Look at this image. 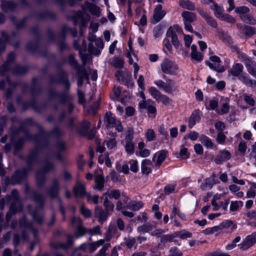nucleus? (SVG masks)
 <instances>
[{
    "instance_id": "473e14b6",
    "label": "nucleus",
    "mask_w": 256,
    "mask_h": 256,
    "mask_svg": "<svg viewBox=\"0 0 256 256\" xmlns=\"http://www.w3.org/2000/svg\"><path fill=\"white\" fill-rule=\"evenodd\" d=\"M152 164L149 160H144L142 163V172L143 174L148 175L152 172Z\"/></svg>"
},
{
    "instance_id": "680f3d73",
    "label": "nucleus",
    "mask_w": 256,
    "mask_h": 256,
    "mask_svg": "<svg viewBox=\"0 0 256 256\" xmlns=\"http://www.w3.org/2000/svg\"><path fill=\"white\" fill-rule=\"evenodd\" d=\"M243 202L242 201H232L230 203V209L232 212L236 211L239 208L242 206Z\"/></svg>"
},
{
    "instance_id": "9d476101",
    "label": "nucleus",
    "mask_w": 256,
    "mask_h": 256,
    "mask_svg": "<svg viewBox=\"0 0 256 256\" xmlns=\"http://www.w3.org/2000/svg\"><path fill=\"white\" fill-rule=\"evenodd\" d=\"M60 192V186L58 180L54 178L52 180L50 187L47 190L46 192L52 199L57 198Z\"/></svg>"
},
{
    "instance_id": "6e6552de",
    "label": "nucleus",
    "mask_w": 256,
    "mask_h": 256,
    "mask_svg": "<svg viewBox=\"0 0 256 256\" xmlns=\"http://www.w3.org/2000/svg\"><path fill=\"white\" fill-rule=\"evenodd\" d=\"M29 172L30 171L26 168L16 170L12 176L10 183L13 185L20 184L26 178Z\"/></svg>"
},
{
    "instance_id": "2f4dec72",
    "label": "nucleus",
    "mask_w": 256,
    "mask_h": 256,
    "mask_svg": "<svg viewBox=\"0 0 256 256\" xmlns=\"http://www.w3.org/2000/svg\"><path fill=\"white\" fill-rule=\"evenodd\" d=\"M238 78L240 80L248 86H256V80L250 79L245 72H242Z\"/></svg>"
},
{
    "instance_id": "72a5a7b5",
    "label": "nucleus",
    "mask_w": 256,
    "mask_h": 256,
    "mask_svg": "<svg viewBox=\"0 0 256 256\" xmlns=\"http://www.w3.org/2000/svg\"><path fill=\"white\" fill-rule=\"evenodd\" d=\"M1 6L2 10L6 12L12 11L16 7V4L12 1H2Z\"/></svg>"
},
{
    "instance_id": "f3484780",
    "label": "nucleus",
    "mask_w": 256,
    "mask_h": 256,
    "mask_svg": "<svg viewBox=\"0 0 256 256\" xmlns=\"http://www.w3.org/2000/svg\"><path fill=\"white\" fill-rule=\"evenodd\" d=\"M196 10L198 14L206 20V23L214 28H216L218 24L216 20L205 12L202 8H198Z\"/></svg>"
},
{
    "instance_id": "aec40b11",
    "label": "nucleus",
    "mask_w": 256,
    "mask_h": 256,
    "mask_svg": "<svg viewBox=\"0 0 256 256\" xmlns=\"http://www.w3.org/2000/svg\"><path fill=\"white\" fill-rule=\"evenodd\" d=\"M94 215L98 218V222L102 224L106 220L107 218L110 214L99 206H96L95 208Z\"/></svg>"
},
{
    "instance_id": "ea45409f",
    "label": "nucleus",
    "mask_w": 256,
    "mask_h": 256,
    "mask_svg": "<svg viewBox=\"0 0 256 256\" xmlns=\"http://www.w3.org/2000/svg\"><path fill=\"white\" fill-rule=\"evenodd\" d=\"M218 32L220 34V38H222L226 42H227L228 44L234 50H237L236 46H233L232 44V41L230 38V37L228 36L226 34L224 33V32L222 30H218Z\"/></svg>"
},
{
    "instance_id": "0e129e2a",
    "label": "nucleus",
    "mask_w": 256,
    "mask_h": 256,
    "mask_svg": "<svg viewBox=\"0 0 256 256\" xmlns=\"http://www.w3.org/2000/svg\"><path fill=\"white\" fill-rule=\"evenodd\" d=\"M244 32L246 35L250 36L256 34V29L252 26H244Z\"/></svg>"
},
{
    "instance_id": "9b49d317",
    "label": "nucleus",
    "mask_w": 256,
    "mask_h": 256,
    "mask_svg": "<svg viewBox=\"0 0 256 256\" xmlns=\"http://www.w3.org/2000/svg\"><path fill=\"white\" fill-rule=\"evenodd\" d=\"M180 30L181 28L178 25H174L173 27L170 26L166 32V36L171 38L172 44L176 48L180 45L176 32H178Z\"/></svg>"
},
{
    "instance_id": "de8ad7c7",
    "label": "nucleus",
    "mask_w": 256,
    "mask_h": 256,
    "mask_svg": "<svg viewBox=\"0 0 256 256\" xmlns=\"http://www.w3.org/2000/svg\"><path fill=\"white\" fill-rule=\"evenodd\" d=\"M104 210L108 212V214H110L114 210V204L110 201L107 198H104Z\"/></svg>"
},
{
    "instance_id": "c9c22d12",
    "label": "nucleus",
    "mask_w": 256,
    "mask_h": 256,
    "mask_svg": "<svg viewBox=\"0 0 256 256\" xmlns=\"http://www.w3.org/2000/svg\"><path fill=\"white\" fill-rule=\"evenodd\" d=\"M143 206V203L141 201H130L126 205V208L131 210L136 211Z\"/></svg>"
},
{
    "instance_id": "49530a36",
    "label": "nucleus",
    "mask_w": 256,
    "mask_h": 256,
    "mask_svg": "<svg viewBox=\"0 0 256 256\" xmlns=\"http://www.w3.org/2000/svg\"><path fill=\"white\" fill-rule=\"evenodd\" d=\"M240 18L244 22L250 24L254 25L256 24V20L250 14H242L240 16Z\"/></svg>"
},
{
    "instance_id": "09e8293b",
    "label": "nucleus",
    "mask_w": 256,
    "mask_h": 256,
    "mask_svg": "<svg viewBox=\"0 0 256 256\" xmlns=\"http://www.w3.org/2000/svg\"><path fill=\"white\" fill-rule=\"evenodd\" d=\"M104 240H100L96 242H92L88 244L90 250L91 252H94L98 247L104 245Z\"/></svg>"
},
{
    "instance_id": "f704fd0d",
    "label": "nucleus",
    "mask_w": 256,
    "mask_h": 256,
    "mask_svg": "<svg viewBox=\"0 0 256 256\" xmlns=\"http://www.w3.org/2000/svg\"><path fill=\"white\" fill-rule=\"evenodd\" d=\"M50 98L51 100L54 98L58 99L60 102L64 104L66 100V96L62 93H56L54 90H51L50 92Z\"/></svg>"
},
{
    "instance_id": "6ab92c4d",
    "label": "nucleus",
    "mask_w": 256,
    "mask_h": 256,
    "mask_svg": "<svg viewBox=\"0 0 256 256\" xmlns=\"http://www.w3.org/2000/svg\"><path fill=\"white\" fill-rule=\"evenodd\" d=\"M82 10L85 11L86 10H89L92 14L96 16L97 17L100 16V11L98 6L95 4L86 2L84 4L82 5Z\"/></svg>"
},
{
    "instance_id": "3c124183",
    "label": "nucleus",
    "mask_w": 256,
    "mask_h": 256,
    "mask_svg": "<svg viewBox=\"0 0 256 256\" xmlns=\"http://www.w3.org/2000/svg\"><path fill=\"white\" fill-rule=\"evenodd\" d=\"M10 19L12 22L14 24L16 28L20 29L24 26V24L26 22V18H24L21 20L18 21L16 18L14 16H10Z\"/></svg>"
},
{
    "instance_id": "4d7b16f0",
    "label": "nucleus",
    "mask_w": 256,
    "mask_h": 256,
    "mask_svg": "<svg viewBox=\"0 0 256 256\" xmlns=\"http://www.w3.org/2000/svg\"><path fill=\"white\" fill-rule=\"evenodd\" d=\"M79 54L81 58L84 66L88 63L92 61V57L90 55L86 54H82L80 50Z\"/></svg>"
},
{
    "instance_id": "e2e57ef3",
    "label": "nucleus",
    "mask_w": 256,
    "mask_h": 256,
    "mask_svg": "<svg viewBox=\"0 0 256 256\" xmlns=\"http://www.w3.org/2000/svg\"><path fill=\"white\" fill-rule=\"evenodd\" d=\"M238 58L239 59L243 62L244 64H246L248 62H250L252 60L245 54L240 52L238 51Z\"/></svg>"
},
{
    "instance_id": "58836bf2",
    "label": "nucleus",
    "mask_w": 256,
    "mask_h": 256,
    "mask_svg": "<svg viewBox=\"0 0 256 256\" xmlns=\"http://www.w3.org/2000/svg\"><path fill=\"white\" fill-rule=\"evenodd\" d=\"M245 66L248 73L256 78V62L252 60L246 64Z\"/></svg>"
},
{
    "instance_id": "c756f323",
    "label": "nucleus",
    "mask_w": 256,
    "mask_h": 256,
    "mask_svg": "<svg viewBox=\"0 0 256 256\" xmlns=\"http://www.w3.org/2000/svg\"><path fill=\"white\" fill-rule=\"evenodd\" d=\"M20 224L21 226L29 228L32 232L35 238L37 237L38 230L34 228L32 222L28 221L24 218L20 220Z\"/></svg>"
},
{
    "instance_id": "37998d69",
    "label": "nucleus",
    "mask_w": 256,
    "mask_h": 256,
    "mask_svg": "<svg viewBox=\"0 0 256 256\" xmlns=\"http://www.w3.org/2000/svg\"><path fill=\"white\" fill-rule=\"evenodd\" d=\"M12 65L10 63L5 62L0 67V72L2 76H4L8 72H12Z\"/></svg>"
},
{
    "instance_id": "338daca9",
    "label": "nucleus",
    "mask_w": 256,
    "mask_h": 256,
    "mask_svg": "<svg viewBox=\"0 0 256 256\" xmlns=\"http://www.w3.org/2000/svg\"><path fill=\"white\" fill-rule=\"evenodd\" d=\"M124 240L126 246L128 248H131L134 245L136 242V240L134 238H124Z\"/></svg>"
},
{
    "instance_id": "20e7f679",
    "label": "nucleus",
    "mask_w": 256,
    "mask_h": 256,
    "mask_svg": "<svg viewBox=\"0 0 256 256\" xmlns=\"http://www.w3.org/2000/svg\"><path fill=\"white\" fill-rule=\"evenodd\" d=\"M182 16L183 18L185 29L188 31L192 32L193 29L191 23L196 20V14L188 11H184L182 12Z\"/></svg>"
},
{
    "instance_id": "052dcab7",
    "label": "nucleus",
    "mask_w": 256,
    "mask_h": 256,
    "mask_svg": "<svg viewBox=\"0 0 256 256\" xmlns=\"http://www.w3.org/2000/svg\"><path fill=\"white\" fill-rule=\"evenodd\" d=\"M243 99L244 102L250 106H254L255 104V100L254 98L246 94H242Z\"/></svg>"
},
{
    "instance_id": "b1692460",
    "label": "nucleus",
    "mask_w": 256,
    "mask_h": 256,
    "mask_svg": "<svg viewBox=\"0 0 256 256\" xmlns=\"http://www.w3.org/2000/svg\"><path fill=\"white\" fill-rule=\"evenodd\" d=\"M11 143L14 147V154H17L19 151L23 148L24 139L23 138H20L18 140H16L14 136H12Z\"/></svg>"
},
{
    "instance_id": "423d86ee",
    "label": "nucleus",
    "mask_w": 256,
    "mask_h": 256,
    "mask_svg": "<svg viewBox=\"0 0 256 256\" xmlns=\"http://www.w3.org/2000/svg\"><path fill=\"white\" fill-rule=\"evenodd\" d=\"M148 92L154 99L158 101H160L164 105L170 104L172 102V100L168 96L162 94L156 88H150Z\"/></svg>"
},
{
    "instance_id": "dca6fc26",
    "label": "nucleus",
    "mask_w": 256,
    "mask_h": 256,
    "mask_svg": "<svg viewBox=\"0 0 256 256\" xmlns=\"http://www.w3.org/2000/svg\"><path fill=\"white\" fill-rule=\"evenodd\" d=\"M154 102L150 100H148V102H140L139 107L140 108H146L148 114H152V118L155 117L156 109L154 106Z\"/></svg>"
},
{
    "instance_id": "774afa93",
    "label": "nucleus",
    "mask_w": 256,
    "mask_h": 256,
    "mask_svg": "<svg viewBox=\"0 0 256 256\" xmlns=\"http://www.w3.org/2000/svg\"><path fill=\"white\" fill-rule=\"evenodd\" d=\"M182 253L176 247L172 248L170 250L168 256H182Z\"/></svg>"
},
{
    "instance_id": "5fc2aeb1",
    "label": "nucleus",
    "mask_w": 256,
    "mask_h": 256,
    "mask_svg": "<svg viewBox=\"0 0 256 256\" xmlns=\"http://www.w3.org/2000/svg\"><path fill=\"white\" fill-rule=\"evenodd\" d=\"M28 70V68L26 66H21L18 64H16L14 68L12 70V73L16 74H24Z\"/></svg>"
},
{
    "instance_id": "8fccbe9b",
    "label": "nucleus",
    "mask_w": 256,
    "mask_h": 256,
    "mask_svg": "<svg viewBox=\"0 0 256 256\" xmlns=\"http://www.w3.org/2000/svg\"><path fill=\"white\" fill-rule=\"evenodd\" d=\"M155 226L150 223H146L138 228V232L145 233L152 230Z\"/></svg>"
},
{
    "instance_id": "5701e85b",
    "label": "nucleus",
    "mask_w": 256,
    "mask_h": 256,
    "mask_svg": "<svg viewBox=\"0 0 256 256\" xmlns=\"http://www.w3.org/2000/svg\"><path fill=\"white\" fill-rule=\"evenodd\" d=\"M38 152V150L37 148H34L30 151V154L28 156L26 159L28 168H28L30 171L32 170L33 164L36 162Z\"/></svg>"
},
{
    "instance_id": "393cba45",
    "label": "nucleus",
    "mask_w": 256,
    "mask_h": 256,
    "mask_svg": "<svg viewBox=\"0 0 256 256\" xmlns=\"http://www.w3.org/2000/svg\"><path fill=\"white\" fill-rule=\"evenodd\" d=\"M201 112L199 110H194L188 120V126L190 128H192L196 122H200V120Z\"/></svg>"
},
{
    "instance_id": "4468645a",
    "label": "nucleus",
    "mask_w": 256,
    "mask_h": 256,
    "mask_svg": "<svg viewBox=\"0 0 256 256\" xmlns=\"http://www.w3.org/2000/svg\"><path fill=\"white\" fill-rule=\"evenodd\" d=\"M175 84V82L171 79L167 80L166 82H164L162 80L154 82L156 85L159 88L163 89L168 93H171L172 92V88L174 86Z\"/></svg>"
},
{
    "instance_id": "bb28decb",
    "label": "nucleus",
    "mask_w": 256,
    "mask_h": 256,
    "mask_svg": "<svg viewBox=\"0 0 256 256\" xmlns=\"http://www.w3.org/2000/svg\"><path fill=\"white\" fill-rule=\"evenodd\" d=\"M230 157L231 154L228 151H222L220 152V154L216 156L214 159V162L216 164H220L230 159Z\"/></svg>"
},
{
    "instance_id": "f257e3e1",
    "label": "nucleus",
    "mask_w": 256,
    "mask_h": 256,
    "mask_svg": "<svg viewBox=\"0 0 256 256\" xmlns=\"http://www.w3.org/2000/svg\"><path fill=\"white\" fill-rule=\"evenodd\" d=\"M36 126L38 129V134L36 135L32 134L29 132H26L25 137L28 140L34 142L38 144L42 145L44 147L48 145V139L51 136L60 137L64 134V130L58 126L54 127L50 132H46L40 124H37Z\"/></svg>"
},
{
    "instance_id": "f8f14e48",
    "label": "nucleus",
    "mask_w": 256,
    "mask_h": 256,
    "mask_svg": "<svg viewBox=\"0 0 256 256\" xmlns=\"http://www.w3.org/2000/svg\"><path fill=\"white\" fill-rule=\"evenodd\" d=\"M72 244V236L70 234L67 235V242L66 243L52 242L50 244L51 247L55 250L61 248L65 250L71 248Z\"/></svg>"
},
{
    "instance_id": "2eb2a0df",
    "label": "nucleus",
    "mask_w": 256,
    "mask_h": 256,
    "mask_svg": "<svg viewBox=\"0 0 256 256\" xmlns=\"http://www.w3.org/2000/svg\"><path fill=\"white\" fill-rule=\"evenodd\" d=\"M95 44L97 48H94L92 42L89 44L88 52L90 54L98 56L101 52L100 50L104 48V44L101 38H97L95 40Z\"/></svg>"
},
{
    "instance_id": "1a4fd4ad",
    "label": "nucleus",
    "mask_w": 256,
    "mask_h": 256,
    "mask_svg": "<svg viewBox=\"0 0 256 256\" xmlns=\"http://www.w3.org/2000/svg\"><path fill=\"white\" fill-rule=\"evenodd\" d=\"M50 80L52 82L64 84L67 89L70 88V84L68 80V74L63 70H60L58 74L52 76Z\"/></svg>"
},
{
    "instance_id": "13d9d810",
    "label": "nucleus",
    "mask_w": 256,
    "mask_h": 256,
    "mask_svg": "<svg viewBox=\"0 0 256 256\" xmlns=\"http://www.w3.org/2000/svg\"><path fill=\"white\" fill-rule=\"evenodd\" d=\"M38 18L40 19L44 18H50L54 19L56 18V15L54 12H49V11H45L42 12H41L38 14Z\"/></svg>"
},
{
    "instance_id": "7ed1b4c3",
    "label": "nucleus",
    "mask_w": 256,
    "mask_h": 256,
    "mask_svg": "<svg viewBox=\"0 0 256 256\" xmlns=\"http://www.w3.org/2000/svg\"><path fill=\"white\" fill-rule=\"evenodd\" d=\"M30 194H32V198L34 200V202L38 204V208H36L34 211L31 212L30 214L36 222L41 224L43 223L44 216L43 214H38V208L40 210L43 208L45 199L41 193L36 190L32 191L30 192Z\"/></svg>"
},
{
    "instance_id": "f03ea898",
    "label": "nucleus",
    "mask_w": 256,
    "mask_h": 256,
    "mask_svg": "<svg viewBox=\"0 0 256 256\" xmlns=\"http://www.w3.org/2000/svg\"><path fill=\"white\" fill-rule=\"evenodd\" d=\"M6 198L8 201L13 200L6 216V221L8 222L13 215L22 210V205L19 200L18 192L16 189L12 191L10 195L6 196Z\"/></svg>"
},
{
    "instance_id": "864d4df0",
    "label": "nucleus",
    "mask_w": 256,
    "mask_h": 256,
    "mask_svg": "<svg viewBox=\"0 0 256 256\" xmlns=\"http://www.w3.org/2000/svg\"><path fill=\"white\" fill-rule=\"evenodd\" d=\"M214 184V180L210 178H206L201 184L200 188L202 190H206L208 188H212Z\"/></svg>"
},
{
    "instance_id": "603ef678",
    "label": "nucleus",
    "mask_w": 256,
    "mask_h": 256,
    "mask_svg": "<svg viewBox=\"0 0 256 256\" xmlns=\"http://www.w3.org/2000/svg\"><path fill=\"white\" fill-rule=\"evenodd\" d=\"M104 196H108L110 198H114L115 200H118L120 196L121 193L118 190H114L110 191V192H107L104 194Z\"/></svg>"
},
{
    "instance_id": "c85d7f7f",
    "label": "nucleus",
    "mask_w": 256,
    "mask_h": 256,
    "mask_svg": "<svg viewBox=\"0 0 256 256\" xmlns=\"http://www.w3.org/2000/svg\"><path fill=\"white\" fill-rule=\"evenodd\" d=\"M36 180L38 188L44 186L46 180V174L42 170H38L36 175Z\"/></svg>"
},
{
    "instance_id": "4c0bfd02",
    "label": "nucleus",
    "mask_w": 256,
    "mask_h": 256,
    "mask_svg": "<svg viewBox=\"0 0 256 256\" xmlns=\"http://www.w3.org/2000/svg\"><path fill=\"white\" fill-rule=\"evenodd\" d=\"M179 4L181 7L185 9H188L190 10H195L194 4L188 0H180Z\"/></svg>"
},
{
    "instance_id": "a19ab883",
    "label": "nucleus",
    "mask_w": 256,
    "mask_h": 256,
    "mask_svg": "<svg viewBox=\"0 0 256 256\" xmlns=\"http://www.w3.org/2000/svg\"><path fill=\"white\" fill-rule=\"evenodd\" d=\"M158 154V156L156 163V166H160L166 159L167 156L168 151L166 150H162L160 151Z\"/></svg>"
},
{
    "instance_id": "7c9ffc66",
    "label": "nucleus",
    "mask_w": 256,
    "mask_h": 256,
    "mask_svg": "<svg viewBox=\"0 0 256 256\" xmlns=\"http://www.w3.org/2000/svg\"><path fill=\"white\" fill-rule=\"evenodd\" d=\"M243 66L241 64L236 63L232 66L228 72L232 76L238 78L243 72Z\"/></svg>"
},
{
    "instance_id": "39448f33",
    "label": "nucleus",
    "mask_w": 256,
    "mask_h": 256,
    "mask_svg": "<svg viewBox=\"0 0 256 256\" xmlns=\"http://www.w3.org/2000/svg\"><path fill=\"white\" fill-rule=\"evenodd\" d=\"M162 71L167 74H176L178 70V66L172 60L165 58L160 64Z\"/></svg>"
},
{
    "instance_id": "69168bd1",
    "label": "nucleus",
    "mask_w": 256,
    "mask_h": 256,
    "mask_svg": "<svg viewBox=\"0 0 256 256\" xmlns=\"http://www.w3.org/2000/svg\"><path fill=\"white\" fill-rule=\"evenodd\" d=\"M116 231V228L114 226L110 225L106 233V240L107 241L110 240L112 237V234H114Z\"/></svg>"
},
{
    "instance_id": "a878e982",
    "label": "nucleus",
    "mask_w": 256,
    "mask_h": 256,
    "mask_svg": "<svg viewBox=\"0 0 256 256\" xmlns=\"http://www.w3.org/2000/svg\"><path fill=\"white\" fill-rule=\"evenodd\" d=\"M74 192L76 197H83L86 194V186L84 184L78 181L74 188Z\"/></svg>"
},
{
    "instance_id": "a18cd8bd",
    "label": "nucleus",
    "mask_w": 256,
    "mask_h": 256,
    "mask_svg": "<svg viewBox=\"0 0 256 256\" xmlns=\"http://www.w3.org/2000/svg\"><path fill=\"white\" fill-rule=\"evenodd\" d=\"M124 60L119 58L114 57L110 61V64L116 68H122L124 66Z\"/></svg>"
},
{
    "instance_id": "cd10ccee",
    "label": "nucleus",
    "mask_w": 256,
    "mask_h": 256,
    "mask_svg": "<svg viewBox=\"0 0 256 256\" xmlns=\"http://www.w3.org/2000/svg\"><path fill=\"white\" fill-rule=\"evenodd\" d=\"M94 182L93 188L99 191L102 190L104 186V176L100 174L96 175L94 177Z\"/></svg>"
},
{
    "instance_id": "0eeeda50",
    "label": "nucleus",
    "mask_w": 256,
    "mask_h": 256,
    "mask_svg": "<svg viewBox=\"0 0 256 256\" xmlns=\"http://www.w3.org/2000/svg\"><path fill=\"white\" fill-rule=\"evenodd\" d=\"M210 60L214 63V64L208 60L206 61V64L210 68L218 72H222L225 70L224 67L220 64L221 60L218 56H211L210 57Z\"/></svg>"
},
{
    "instance_id": "6e6d98bb",
    "label": "nucleus",
    "mask_w": 256,
    "mask_h": 256,
    "mask_svg": "<svg viewBox=\"0 0 256 256\" xmlns=\"http://www.w3.org/2000/svg\"><path fill=\"white\" fill-rule=\"evenodd\" d=\"M74 69L76 70L78 76L86 78L87 80L88 78V74L84 66H82L78 65L77 67L74 68Z\"/></svg>"
},
{
    "instance_id": "c03bdc74",
    "label": "nucleus",
    "mask_w": 256,
    "mask_h": 256,
    "mask_svg": "<svg viewBox=\"0 0 256 256\" xmlns=\"http://www.w3.org/2000/svg\"><path fill=\"white\" fill-rule=\"evenodd\" d=\"M55 166L54 164L52 162H49L48 160H46L44 166L40 170L44 172L46 174L47 172L53 170Z\"/></svg>"
},
{
    "instance_id": "412c9836",
    "label": "nucleus",
    "mask_w": 256,
    "mask_h": 256,
    "mask_svg": "<svg viewBox=\"0 0 256 256\" xmlns=\"http://www.w3.org/2000/svg\"><path fill=\"white\" fill-rule=\"evenodd\" d=\"M115 76L120 82H129L130 79L132 78L130 73L126 70L124 71L118 70L115 74Z\"/></svg>"
},
{
    "instance_id": "ddd939ff",
    "label": "nucleus",
    "mask_w": 256,
    "mask_h": 256,
    "mask_svg": "<svg viewBox=\"0 0 256 256\" xmlns=\"http://www.w3.org/2000/svg\"><path fill=\"white\" fill-rule=\"evenodd\" d=\"M71 28L66 26H64L62 27L60 34L56 36L52 30L48 29L47 34L50 40L52 41H57L58 39H64L67 32H70Z\"/></svg>"
},
{
    "instance_id": "e433bc0d",
    "label": "nucleus",
    "mask_w": 256,
    "mask_h": 256,
    "mask_svg": "<svg viewBox=\"0 0 256 256\" xmlns=\"http://www.w3.org/2000/svg\"><path fill=\"white\" fill-rule=\"evenodd\" d=\"M210 8L214 11V15L218 18H220L224 14L223 8L216 3L214 2L213 5L210 6Z\"/></svg>"
},
{
    "instance_id": "79ce46f5",
    "label": "nucleus",
    "mask_w": 256,
    "mask_h": 256,
    "mask_svg": "<svg viewBox=\"0 0 256 256\" xmlns=\"http://www.w3.org/2000/svg\"><path fill=\"white\" fill-rule=\"evenodd\" d=\"M90 123L87 120H84L78 128L79 132L82 134H86L90 127Z\"/></svg>"
},
{
    "instance_id": "bf43d9fd",
    "label": "nucleus",
    "mask_w": 256,
    "mask_h": 256,
    "mask_svg": "<svg viewBox=\"0 0 256 256\" xmlns=\"http://www.w3.org/2000/svg\"><path fill=\"white\" fill-rule=\"evenodd\" d=\"M200 140L201 142L208 148H212V142L208 137L205 136H202Z\"/></svg>"
},
{
    "instance_id": "a211bd4d",
    "label": "nucleus",
    "mask_w": 256,
    "mask_h": 256,
    "mask_svg": "<svg viewBox=\"0 0 256 256\" xmlns=\"http://www.w3.org/2000/svg\"><path fill=\"white\" fill-rule=\"evenodd\" d=\"M166 12L162 10V6L158 4L154 9L153 18L151 20L152 23L156 24L159 22L166 15Z\"/></svg>"
},
{
    "instance_id": "4be33fe9",
    "label": "nucleus",
    "mask_w": 256,
    "mask_h": 256,
    "mask_svg": "<svg viewBox=\"0 0 256 256\" xmlns=\"http://www.w3.org/2000/svg\"><path fill=\"white\" fill-rule=\"evenodd\" d=\"M104 123L106 126H120V122L112 116L111 112H107L104 116Z\"/></svg>"
}]
</instances>
